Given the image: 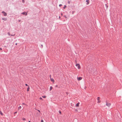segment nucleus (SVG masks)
Returning a JSON list of instances; mask_svg holds the SVG:
<instances>
[{"instance_id":"nucleus-1","label":"nucleus","mask_w":122,"mask_h":122,"mask_svg":"<svg viewBox=\"0 0 122 122\" xmlns=\"http://www.w3.org/2000/svg\"><path fill=\"white\" fill-rule=\"evenodd\" d=\"M76 66L77 67L78 69H80L81 68V67L80 65L78 63H76Z\"/></svg>"},{"instance_id":"nucleus-2","label":"nucleus","mask_w":122,"mask_h":122,"mask_svg":"<svg viewBox=\"0 0 122 122\" xmlns=\"http://www.w3.org/2000/svg\"><path fill=\"white\" fill-rule=\"evenodd\" d=\"M100 98L99 97H98L97 98V99L98 100L97 102L98 103H99L101 102V101L100 100Z\"/></svg>"},{"instance_id":"nucleus-3","label":"nucleus","mask_w":122,"mask_h":122,"mask_svg":"<svg viewBox=\"0 0 122 122\" xmlns=\"http://www.w3.org/2000/svg\"><path fill=\"white\" fill-rule=\"evenodd\" d=\"M106 105L108 107H110L111 105V103H106Z\"/></svg>"},{"instance_id":"nucleus-4","label":"nucleus","mask_w":122,"mask_h":122,"mask_svg":"<svg viewBox=\"0 0 122 122\" xmlns=\"http://www.w3.org/2000/svg\"><path fill=\"white\" fill-rule=\"evenodd\" d=\"M82 77H77V79L78 81H80L82 79Z\"/></svg>"},{"instance_id":"nucleus-5","label":"nucleus","mask_w":122,"mask_h":122,"mask_svg":"<svg viewBox=\"0 0 122 122\" xmlns=\"http://www.w3.org/2000/svg\"><path fill=\"white\" fill-rule=\"evenodd\" d=\"M2 13L5 16H6L7 15V14L4 11H3L2 12Z\"/></svg>"},{"instance_id":"nucleus-6","label":"nucleus","mask_w":122,"mask_h":122,"mask_svg":"<svg viewBox=\"0 0 122 122\" xmlns=\"http://www.w3.org/2000/svg\"><path fill=\"white\" fill-rule=\"evenodd\" d=\"M79 102H78L76 104V106L77 107H78L79 106Z\"/></svg>"},{"instance_id":"nucleus-7","label":"nucleus","mask_w":122,"mask_h":122,"mask_svg":"<svg viewBox=\"0 0 122 122\" xmlns=\"http://www.w3.org/2000/svg\"><path fill=\"white\" fill-rule=\"evenodd\" d=\"M89 0H87L86 1V2H87L86 3L87 5H88L89 4Z\"/></svg>"},{"instance_id":"nucleus-8","label":"nucleus","mask_w":122,"mask_h":122,"mask_svg":"<svg viewBox=\"0 0 122 122\" xmlns=\"http://www.w3.org/2000/svg\"><path fill=\"white\" fill-rule=\"evenodd\" d=\"M51 81L53 82V83L55 81H54V80L53 79V78H51Z\"/></svg>"},{"instance_id":"nucleus-9","label":"nucleus","mask_w":122,"mask_h":122,"mask_svg":"<svg viewBox=\"0 0 122 122\" xmlns=\"http://www.w3.org/2000/svg\"><path fill=\"white\" fill-rule=\"evenodd\" d=\"M22 14H23V15H25H25H27V13H26L25 12H23L22 13Z\"/></svg>"},{"instance_id":"nucleus-10","label":"nucleus","mask_w":122,"mask_h":122,"mask_svg":"<svg viewBox=\"0 0 122 122\" xmlns=\"http://www.w3.org/2000/svg\"><path fill=\"white\" fill-rule=\"evenodd\" d=\"M2 19L4 20H7V19L5 18H3Z\"/></svg>"},{"instance_id":"nucleus-11","label":"nucleus","mask_w":122,"mask_h":122,"mask_svg":"<svg viewBox=\"0 0 122 122\" xmlns=\"http://www.w3.org/2000/svg\"><path fill=\"white\" fill-rule=\"evenodd\" d=\"M30 87H29V86H28V87L27 89V91H29V89H30Z\"/></svg>"},{"instance_id":"nucleus-12","label":"nucleus","mask_w":122,"mask_h":122,"mask_svg":"<svg viewBox=\"0 0 122 122\" xmlns=\"http://www.w3.org/2000/svg\"><path fill=\"white\" fill-rule=\"evenodd\" d=\"M0 114L2 116H3V114L2 113V112L0 111Z\"/></svg>"},{"instance_id":"nucleus-13","label":"nucleus","mask_w":122,"mask_h":122,"mask_svg":"<svg viewBox=\"0 0 122 122\" xmlns=\"http://www.w3.org/2000/svg\"><path fill=\"white\" fill-rule=\"evenodd\" d=\"M52 89V86H51L50 88V91H51Z\"/></svg>"},{"instance_id":"nucleus-14","label":"nucleus","mask_w":122,"mask_h":122,"mask_svg":"<svg viewBox=\"0 0 122 122\" xmlns=\"http://www.w3.org/2000/svg\"><path fill=\"white\" fill-rule=\"evenodd\" d=\"M42 97L43 98H45L46 97V96H42Z\"/></svg>"},{"instance_id":"nucleus-15","label":"nucleus","mask_w":122,"mask_h":122,"mask_svg":"<svg viewBox=\"0 0 122 122\" xmlns=\"http://www.w3.org/2000/svg\"><path fill=\"white\" fill-rule=\"evenodd\" d=\"M26 120L25 118H22V120L23 121H25Z\"/></svg>"},{"instance_id":"nucleus-16","label":"nucleus","mask_w":122,"mask_h":122,"mask_svg":"<svg viewBox=\"0 0 122 122\" xmlns=\"http://www.w3.org/2000/svg\"><path fill=\"white\" fill-rule=\"evenodd\" d=\"M21 108V106H20L19 107H18V109H20Z\"/></svg>"},{"instance_id":"nucleus-17","label":"nucleus","mask_w":122,"mask_h":122,"mask_svg":"<svg viewBox=\"0 0 122 122\" xmlns=\"http://www.w3.org/2000/svg\"><path fill=\"white\" fill-rule=\"evenodd\" d=\"M66 8V5H65L64 7H63V8L65 9V8Z\"/></svg>"},{"instance_id":"nucleus-18","label":"nucleus","mask_w":122,"mask_h":122,"mask_svg":"<svg viewBox=\"0 0 122 122\" xmlns=\"http://www.w3.org/2000/svg\"><path fill=\"white\" fill-rule=\"evenodd\" d=\"M59 113L61 114V112L60 111H59Z\"/></svg>"},{"instance_id":"nucleus-19","label":"nucleus","mask_w":122,"mask_h":122,"mask_svg":"<svg viewBox=\"0 0 122 122\" xmlns=\"http://www.w3.org/2000/svg\"><path fill=\"white\" fill-rule=\"evenodd\" d=\"M39 99H40V100H43V99H42V98L41 97H40V98H39Z\"/></svg>"},{"instance_id":"nucleus-20","label":"nucleus","mask_w":122,"mask_h":122,"mask_svg":"<svg viewBox=\"0 0 122 122\" xmlns=\"http://www.w3.org/2000/svg\"><path fill=\"white\" fill-rule=\"evenodd\" d=\"M8 34L9 36H10V33L9 32H8Z\"/></svg>"},{"instance_id":"nucleus-21","label":"nucleus","mask_w":122,"mask_h":122,"mask_svg":"<svg viewBox=\"0 0 122 122\" xmlns=\"http://www.w3.org/2000/svg\"><path fill=\"white\" fill-rule=\"evenodd\" d=\"M22 1L23 3H24L25 2V1L24 0H22Z\"/></svg>"},{"instance_id":"nucleus-22","label":"nucleus","mask_w":122,"mask_h":122,"mask_svg":"<svg viewBox=\"0 0 122 122\" xmlns=\"http://www.w3.org/2000/svg\"><path fill=\"white\" fill-rule=\"evenodd\" d=\"M25 85H26V86H29L27 84H25Z\"/></svg>"},{"instance_id":"nucleus-23","label":"nucleus","mask_w":122,"mask_h":122,"mask_svg":"<svg viewBox=\"0 0 122 122\" xmlns=\"http://www.w3.org/2000/svg\"><path fill=\"white\" fill-rule=\"evenodd\" d=\"M41 122H43L44 121H43V120H41Z\"/></svg>"},{"instance_id":"nucleus-24","label":"nucleus","mask_w":122,"mask_h":122,"mask_svg":"<svg viewBox=\"0 0 122 122\" xmlns=\"http://www.w3.org/2000/svg\"><path fill=\"white\" fill-rule=\"evenodd\" d=\"M37 110L40 113V111L39 110Z\"/></svg>"},{"instance_id":"nucleus-25","label":"nucleus","mask_w":122,"mask_h":122,"mask_svg":"<svg viewBox=\"0 0 122 122\" xmlns=\"http://www.w3.org/2000/svg\"><path fill=\"white\" fill-rule=\"evenodd\" d=\"M62 5L61 4H60L59 5V6H61Z\"/></svg>"},{"instance_id":"nucleus-26","label":"nucleus","mask_w":122,"mask_h":122,"mask_svg":"<svg viewBox=\"0 0 122 122\" xmlns=\"http://www.w3.org/2000/svg\"><path fill=\"white\" fill-rule=\"evenodd\" d=\"M17 113V112H15L14 113V114H16V113Z\"/></svg>"},{"instance_id":"nucleus-27","label":"nucleus","mask_w":122,"mask_h":122,"mask_svg":"<svg viewBox=\"0 0 122 122\" xmlns=\"http://www.w3.org/2000/svg\"><path fill=\"white\" fill-rule=\"evenodd\" d=\"M22 104H23V105H26L25 103H23Z\"/></svg>"},{"instance_id":"nucleus-28","label":"nucleus","mask_w":122,"mask_h":122,"mask_svg":"<svg viewBox=\"0 0 122 122\" xmlns=\"http://www.w3.org/2000/svg\"><path fill=\"white\" fill-rule=\"evenodd\" d=\"M0 50H2V49L1 48H0Z\"/></svg>"},{"instance_id":"nucleus-29","label":"nucleus","mask_w":122,"mask_h":122,"mask_svg":"<svg viewBox=\"0 0 122 122\" xmlns=\"http://www.w3.org/2000/svg\"><path fill=\"white\" fill-rule=\"evenodd\" d=\"M61 15H63L62 13H61Z\"/></svg>"},{"instance_id":"nucleus-30","label":"nucleus","mask_w":122,"mask_h":122,"mask_svg":"<svg viewBox=\"0 0 122 122\" xmlns=\"http://www.w3.org/2000/svg\"><path fill=\"white\" fill-rule=\"evenodd\" d=\"M65 17L66 18H67L66 17V16H65Z\"/></svg>"},{"instance_id":"nucleus-31","label":"nucleus","mask_w":122,"mask_h":122,"mask_svg":"<svg viewBox=\"0 0 122 122\" xmlns=\"http://www.w3.org/2000/svg\"><path fill=\"white\" fill-rule=\"evenodd\" d=\"M17 43H16L15 44V45H17Z\"/></svg>"},{"instance_id":"nucleus-32","label":"nucleus","mask_w":122,"mask_h":122,"mask_svg":"<svg viewBox=\"0 0 122 122\" xmlns=\"http://www.w3.org/2000/svg\"><path fill=\"white\" fill-rule=\"evenodd\" d=\"M56 87H57V85H56Z\"/></svg>"},{"instance_id":"nucleus-33","label":"nucleus","mask_w":122,"mask_h":122,"mask_svg":"<svg viewBox=\"0 0 122 122\" xmlns=\"http://www.w3.org/2000/svg\"><path fill=\"white\" fill-rule=\"evenodd\" d=\"M28 122H30V121H29Z\"/></svg>"},{"instance_id":"nucleus-34","label":"nucleus","mask_w":122,"mask_h":122,"mask_svg":"<svg viewBox=\"0 0 122 122\" xmlns=\"http://www.w3.org/2000/svg\"><path fill=\"white\" fill-rule=\"evenodd\" d=\"M11 36H13V35H11Z\"/></svg>"},{"instance_id":"nucleus-35","label":"nucleus","mask_w":122,"mask_h":122,"mask_svg":"<svg viewBox=\"0 0 122 122\" xmlns=\"http://www.w3.org/2000/svg\"><path fill=\"white\" fill-rule=\"evenodd\" d=\"M66 94H68L67 92V93H66Z\"/></svg>"}]
</instances>
